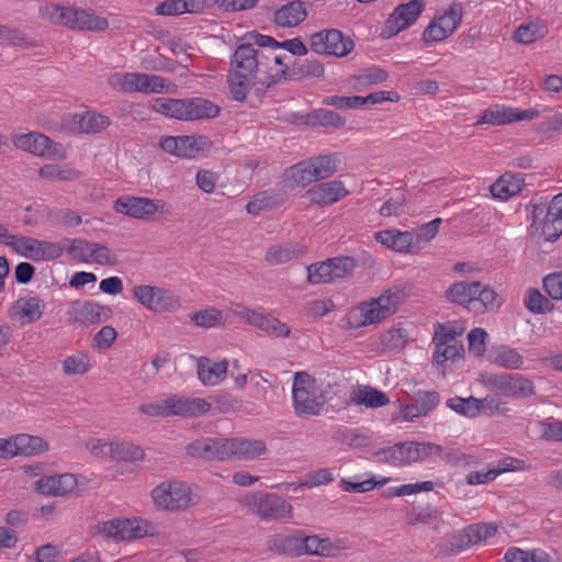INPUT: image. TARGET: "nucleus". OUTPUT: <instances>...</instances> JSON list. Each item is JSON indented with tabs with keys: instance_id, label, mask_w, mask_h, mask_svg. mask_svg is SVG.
Instances as JSON below:
<instances>
[{
	"instance_id": "nucleus-1",
	"label": "nucleus",
	"mask_w": 562,
	"mask_h": 562,
	"mask_svg": "<svg viewBox=\"0 0 562 562\" xmlns=\"http://www.w3.org/2000/svg\"><path fill=\"white\" fill-rule=\"evenodd\" d=\"M402 301V291L389 289L380 296L363 301L349 308L341 318V327L351 330L379 324L395 314Z\"/></svg>"
},
{
	"instance_id": "nucleus-2",
	"label": "nucleus",
	"mask_w": 562,
	"mask_h": 562,
	"mask_svg": "<svg viewBox=\"0 0 562 562\" xmlns=\"http://www.w3.org/2000/svg\"><path fill=\"white\" fill-rule=\"evenodd\" d=\"M263 55L250 44L237 46L231 60L228 74V86L233 98L236 101H244L255 85L257 75L263 72Z\"/></svg>"
},
{
	"instance_id": "nucleus-3",
	"label": "nucleus",
	"mask_w": 562,
	"mask_h": 562,
	"mask_svg": "<svg viewBox=\"0 0 562 562\" xmlns=\"http://www.w3.org/2000/svg\"><path fill=\"white\" fill-rule=\"evenodd\" d=\"M340 160L336 155H321L302 160L283 172L282 182L285 188H304L313 181L324 180L333 176Z\"/></svg>"
},
{
	"instance_id": "nucleus-4",
	"label": "nucleus",
	"mask_w": 562,
	"mask_h": 562,
	"mask_svg": "<svg viewBox=\"0 0 562 562\" xmlns=\"http://www.w3.org/2000/svg\"><path fill=\"white\" fill-rule=\"evenodd\" d=\"M447 299L473 313H484L498 308L502 299L496 292L481 282H456L446 292Z\"/></svg>"
},
{
	"instance_id": "nucleus-5",
	"label": "nucleus",
	"mask_w": 562,
	"mask_h": 562,
	"mask_svg": "<svg viewBox=\"0 0 562 562\" xmlns=\"http://www.w3.org/2000/svg\"><path fill=\"white\" fill-rule=\"evenodd\" d=\"M151 109L166 117L180 121L211 119L220 113L217 105L203 98H156L151 102Z\"/></svg>"
},
{
	"instance_id": "nucleus-6",
	"label": "nucleus",
	"mask_w": 562,
	"mask_h": 562,
	"mask_svg": "<svg viewBox=\"0 0 562 562\" xmlns=\"http://www.w3.org/2000/svg\"><path fill=\"white\" fill-rule=\"evenodd\" d=\"M43 18L57 25L78 31L101 32L108 29L109 22L104 16L92 11L47 3L41 8Z\"/></svg>"
},
{
	"instance_id": "nucleus-7",
	"label": "nucleus",
	"mask_w": 562,
	"mask_h": 562,
	"mask_svg": "<svg viewBox=\"0 0 562 562\" xmlns=\"http://www.w3.org/2000/svg\"><path fill=\"white\" fill-rule=\"evenodd\" d=\"M292 401L295 414L302 417L318 415L327 398L323 384L302 371L293 376Z\"/></svg>"
},
{
	"instance_id": "nucleus-8",
	"label": "nucleus",
	"mask_w": 562,
	"mask_h": 562,
	"mask_svg": "<svg viewBox=\"0 0 562 562\" xmlns=\"http://www.w3.org/2000/svg\"><path fill=\"white\" fill-rule=\"evenodd\" d=\"M150 497L154 505L161 510L178 512L196 505L200 496L190 484L183 481H164L156 485Z\"/></svg>"
},
{
	"instance_id": "nucleus-9",
	"label": "nucleus",
	"mask_w": 562,
	"mask_h": 562,
	"mask_svg": "<svg viewBox=\"0 0 562 562\" xmlns=\"http://www.w3.org/2000/svg\"><path fill=\"white\" fill-rule=\"evenodd\" d=\"M98 533L115 541H134L153 536L154 527L143 517H116L99 524Z\"/></svg>"
},
{
	"instance_id": "nucleus-10",
	"label": "nucleus",
	"mask_w": 562,
	"mask_h": 562,
	"mask_svg": "<svg viewBox=\"0 0 562 562\" xmlns=\"http://www.w3.org/2000/svg\"><path fill=\"white\" fill-rule=\"evenodd\" d=\"M115 212L146 223L159 221L169 214L167 203L161 199L124 195L114 201Z\"/></svg>"
},
{
	"instance_id": "nucleus-11",
	"label": "nucleus",
	"mask_w": 562,
	"mask_h": 562,
	"mask_svg": "<svg viewBox=\"0 0 562 562\" xmlns=\"http://www.w3.org/2000/svg\"><path fill=\"white\" fill-rule=\"evenodd\" d=\"M442 447L430 442H400L382 450V459L395 467L424 461L431 456H440Z\"/></svg>"
},
{
	"instance_id": "nucleus-12",
	"label": "nucleus",
	"mask_w": 562,
	"mask_h": 562,
	"mask_svg": "<svg viewBox=\"0 0 562 562\" xmlns=\"http://www.w3.org/2000/svg\"><path fill=\"white\" fill-rule=\"evenodd\" d=\"M132 294L143 307L154 313L173 312L181 306L180 297L165 288L136 284L132 288Z\"/></svg>"
},
{
	"instance_id": "nucleus-13",
	"label": "nucleus",
	"mask_w": 562,
	"mask_h": 562,
	"mask_svg": "<svg viewBox=\"0 0 562 562\" xmlns=\"http://www.w3.org/2000/svg\"><path fill=\"white\" fill-rule=\"evenodd\" d=\"M245 502L262 520H288L293 516L292 505L274 493H250Z\"/></svg>"
},
{
	"instance_id": "nucleus-14",
	"label": "nucleus",
	"mask_w": 562,
	"mask_h": 562,
	"mask_svg": "<svg viewBox=\"0 0 562 562\" xmlns=\"http://www.w3.org/2000/svg\"><path fill=\"white\" fill-rule=\"evenodd\" d=\"M462 20V7L452 3L447 9L438 11L423 33L425 43L441 42L451 36Z\"/></svg>"
},
{
	"instance_id": "nucleus-15",
	"label": "nucleus",
	"mask_w": 562,
	"mask_h": 562,
	"mask_svg": "<svg viewBox=\"0 0 562 562\" xmlns=\"http://www.w3.org/2000/svg\"><path fill=\"white\" fill-rule=\"evenodd\" d=\"M11 140L16 148L35 156L53 160L66 158V149L42 133L16 134L12 136Z\"/></svg>"
},
{
	"instance_id": "nucleus-16",
	"label": "nucleus",
	"mask_w": 562,
	"mask_h": 562,
	"mask_svg": "<svg viewBox=\"0 0 562 562\" xmlns=\"http://www.w3.org/2000/svg\"><path fill=\"white\" fill-rule=\"evenodd\" d=\"M311 49L321 55L345 57L349 55L355 45L349 37H345L338 30H323L310 36Z\"/></svg>"
},
{
	"instance_id": "nucleus-17",
	"label": "nucleus",
	"mask_w": 562,
	"mask_h": 562,
	"mask_svg": "<svg viewBox=\"0 0 562 562\" xmlns=\"http://www.w3.org/2000/svg\"><path fill=\"white\" fill-rule=\"evenodd\" d=\"M425 10L424 0H409L398 4L389 15L382 30L384 38H391L415 24Z\"/></svg>"
},
{
	"instance_id": "nucleus-18",
	"label": "nucleus",
	"mask_w": 562,
	"mask_h": 562,
	"mask_svg": "<svg viewBox=\"0 0 562 562\" xmlns=\"http://www.w3.org/2000/svg\"><path fill=\"white\" fill-rule=\"evenodd\" d=\"M12 249L21 257L33 261L55 260L63 254V247L58 243L19 235Z\"/></svg>"
},
{
	"instance_id": "nucleus-19",
	"label": "nucleus",
	"mask_w": 562,
	"mask_h": 562,
	"mask_svg": "<svg viewBox=\"0 0 562 562\" xmlns=\"http://www.w3.org/2000/svg\"><path fill=\"white\" fill-rule=\"evenodd\" d=\"M540 111L530 109H519L505 104H495L484 110L477 117L475 125H504L519 121H531L538 117Z\"/></svg>"
},
{
	"instance_id": "nucleus-20",
	"label": "nucleus",
	"mask_w": 562,
	"mask_h": 562,
	"mask_svg": "<svg viewBox=\"0 0 562 562\" xmlns=\"http://www.w3.org/2000/svg\"><path fill=\"white\" fill-rule=\"evenodd\" d=\"M232 311L237 315V317L244 319L248 325L265 331L269 336L285 338L291 333L290 327L285 323L271 314H263L259 311L249 310L240 304H236Z\"/></svg>"
},
{
	"instance_id": "nucleus-21",
	"label": "nucleus",
	"mask_w": 562,
	"mask_h": 562,
	"mask_svg": "<svg viewBox=\"0 0 562 562\" xmlns=\"http://www.w3.org/2000/svg\"><path fill=\"white\" fill-rule=\"evenodd\" d=\"M159 147L167 154L193 159L210 147V142L205 136H166Z\"/></svg>"
},
{
	"instance_id": "nucleus-22",
	"label": "nucleus",
	"mask_w": 562,
	"mask_h": 562,
	"mask_svg": "<svg viewBox=\"0 0 562 562\" xmlns=\"http://www.w3.org/2000/svg\"><path fill=\"white\" fill-rule=\"evenodd\" d=\"M69 251L86 263L114 266L117 262L114 251L99 243L78 239L71 244Z\"/></svg>"
},
{
	"instance_id": "nucleus-23",
	"label": "nucleus",
	"mask_w": 562,
	"mask_h": 562,
	"mask_svg": "<svg viewBox=\"0 0 562 562\" xmlns=\"http://www.w3.org/2000/svg\"><path fill=\"white\" fill-rule=\"evenodd\" d=\"M347 549H349V544L341 538L306 536L302 532V555L334 558Z\"/></svg>"
},
{
	"instance_id": "nucleus-24",
	"label": "nucleus",
	"mask_w": 562,
	"mask_h": 562,
	"mask_svg": "<svg viewBox=\"0 0 562 562\" xmlns=\"http://www.w3.org/2000/svg\"><path fill=\"white\" fill-rule=\"evenodd\" d=\"M532 226L541 231L546 240H554L562 234V193L557 194L547 207L543 218L536 211Z\"/></svg>"
},
{
	"instance_id": "nucleus-25",
	"label": "nucleus",
	"mask_w": 562,
	"mask_h": 562,
	"mask_svg": "<svg viewBox=\"0 0 562 562\" xmlns=\"http://www.w3.org/2000/svg\"><path fill=\"white\" fill-rule=\"evenodd\" d=\"M34 488L44 496L65 497L77 491L78 480L72 473L46 475L34 483Z\"/></svg>"
},
{
	"instance_id": "nucleus-26",
	"label": "nucleus",
	"mask_w": 562,
	"mask_h": 562,
	"mask_svg": "<svg viewBox=\"0 0 562 562\" xmlns=\"http://www.w3.org/2000/svg\"><path fill=\"white\" fill-rule=\"evenodd\" d=\"M439 404V395L434 391H419L413 403L398 404V413L393 417L395 422H414L426 416Z\"/></svg>"
},
{
	"instance_id": "nucleus-27",
	"label": "nucleus",
	"mask_w": 562,
	"mask_h": 562,
	"mask_svg": "<svg viewBox=\"0 0 562 562\" xmlns=\"http://www.w3.org/2000/svg\"><path fill=\"white\" fill-rule=\"evenodd\" d=\"M166 398L168 417H199L211 409V404L206 400L200 397L170 394L166 396Z\"/></svg>"
},
{
	"instance_id": "nucleus-28",
	"label": "nucleus",
	"mask_w": 562,
	"mask_h": 562,
	"mask_svg": "<svg viewBox=\"0 0 562 562\" xmlns=\"http://www.w3.org/2000/svg\"><path fill=\"white\" fill-rule=\"evenodd\" d=\"M110 125L106 115L94 111H85L64 117L63 127L72 133L95 134Z\"/></svg>"
},
{
	"instance_id": "nucleus-29",
	"label": "nucleus",
	"mask_w": 562,
	"mask_h": 562,
	"mask_svg": "<svg viewBox=\"0 0 562 562\" xmlns=\"http://www.w3.org/2000/svg\"><path fill=\"white\" fill-rule=\"evenodd\" d=\"M70 318L82 326H89L111 316V308L94 301H75L69 307Z\"/></svg>"
},
{
	"instance_id": "nucleus-30",
	"label": "nucleus",
	"mask_w": 562,
	"mask_h": 562,
	"mask_svg": "<svg viewBox=\"0 0 562 562\" xmlns=\"http://www.w3.org/2000/svg\"><path fill=\"white\" fill-rule=\"evenodd\" d=\"M186 451L190 457L205 460H229L228 439L200 438L189 443Z\"/></svg>"
},
{
	"instance_id": "nucleus-31",
	"label": "nucleus",
	"mask_w": 562,
	"mask_h": 562,
	"mask_svg": "<svg viewBox=\"0 0 562 562\" xmlns=\"http://www.w3.org/2000/svg\"><path fill=\"white\" fill-rule=\"evenodd\" d=\"M349 194V190L340 180L323 182L310 188L306 195L311 203L318 206L331 205Z\"/></svg>"
},
{
	"instance_id": "nucleus-32",
	"label": "nucleus",
	"mask_w": 562,
	"mask_h": 562,
	"mask_svg": "<svg viewBox=\"0 0 562 562\" xmlns=\"http://www.w3.org/2000/svg\"><path fill=\"white\" fill-rule=\"evenodd\" d=\"M45 310V304L36 296L18 299L9 308L8 316L12 321L26 325L38 321Z\"/></svg>"
},
{
	"instance_id": "nucleus-33",
	"label": "nucleus",
	"mask_w": 562,
	"mask_h": 562,
	"mask_svg": "<svg viewBox=\"0 0 562 562\" xmlns=\"http://www.w3.org/2000/svg\"><path fill=\"white\" fill-rule=\"evenodd\" d=\"M8 438L10 445V458L15 456H37L46 452L49 448L48 442L40 436L18 434Z\"/></svg>"
},
{
	"instance_id": "nucleus-34",
	"label": "nucleus",
	"mask_w": 562,
	"mask_h": 562,
	"mask_svg": "<svg viewBox=\"0 0 562 562\" xmlns=\"http://www.w3.org/2000/svg\"><path fill=\"white\" fill-rule=\"evenodd\" d=\"M307 18L306 4L294 0L282 4L273 12L272 22L281 29H293L303 23Z\"/></svg>"
},
{
	"instance_id": "nucleus-35",
	"label": "nucleus",
	"mask_w": 562,
	"mask_h": 562,
	"mask_svg": "<svg viewBox=\"0 0 562 562\" xmlns=\"http://www.w3.org/2000/svg\"><path fill=\"white\" fill-rule=\"evenodd\" d=\"M374 240L394 252L412 255V231L396 228L378 231L374 233Z\"/></svg>"
},
{
	"instance_id": "nucleus-36",
	"label": "nucleus",
	"mask_w": 562,
	"mask_h": 562,
	"mask_svg": "<svg viewBox=\"0 0 562 562\" xmlns=\"http://www.w3.org/2000/svg\"><path fill=\"white\" fill-rule=\"evenodd\" d=\"M494 403L493 397L476 398L469 396L463 398L456 396L447 401V406L461 416L473 418L486 409L495 408L497 411L498 405H494Z\"/></svg>"
},
{
	"instance_id": "nucleus-37",
	"label": "nucleus",
	"mask_w": 562,
	"mask_h": 562,
	"mask_svg": "<svg viewBox=\"0 0 562 562\" xmlns=\"http://www.w3.org/2000/svg\"><path fill=\"white\" fill-rule=\"evenodd\" d=\"M349 401L357 406L379 408L390 403L389 396L381 390L368 384H357L350 390Z\"/></svg>"
},
{
	"instance_id": "nucleus-38",
	"label": "nucleus",
	"mask_w": 562,
	"mask_h": 562,
	"mask_svg": "<svg viewBox=\"0 0 562 562\" xmlns=\"http://www.w3.org/2000/svg\"><path fill=\"white\" fill-rule=\"evenodd\" d=\"M267 452V445L259 439L228 438V454L231 459L254 460Z\"/></svg>"
},
{
	"instance_id": "nucleus-39",
	"label": "nucleus",
	"mask_w": 562,
	"mask_h": 562,
	"mask_svg": "<svg viewBox=\"0 0 562 562\" xmlns=\"http://www.w3.org/2000/svg\"><path fill=\"white\" fill-rule=\"evenodd\" d=\"M464 347L462 344H453L450 346L434 345L431 357L432 367L442 375H446L448 369L463 360Z\"/></svg>"
},
{
	"instance_id": "nucleus-40",
	"label": "nucleus",
	"mask_w": 562,
	"mask_h": 562,
	"mask_svg": "<svg viewBox=\"0 0 562 562\" xmlns=\"http://www.w3.org/2000/svg\"><path fill=\"white\" fill-rule=\"evenodd\" d=\"M268 549L281 555L302 557V531L274 535L268 541Z\"/></svg>"
},
{
	"instance_id": "nucleus-41",
	"label": "nucleus",
	"mask_w": 562,
	"mask_h": 562,
	"mask_svg": "<svg viewBox=\"0 0 562 562\" xmlns=\"http://www.w3.org/2000/svg\"><path fill=\"white\" fill-rule=\"evenodd\" d=\"M487 359L491 363L507 370H521L524 369L525 359L522 355L515 348L508 345L494 346Z\"/></svg>"
},
{
	"instance_id": "nucleus-42",
	"label": "nucleus",
	"mask_w": 562,
	"mask_h": 562,
	"mask_svg": "<svg viewBox=\"0 0 562 562\" xmlns=\"http://www.w3.org/2000/svg\"><path fill=\"white\" fill-rule=\"evenodd\" d=\"M236 304L231 305L228 308L221 311L215 307H207L191 315V321L198 326L210 328L216 327L225 324H232L233 317L237 316L232 308L235 307Z\"/></svg>"
},
{
	"instance_id": "nucleus-43",
	"label": "nucleus",
	"mask_w": 562,
	"mask_h": 562,
	"mask_svg": "<svg viewBox=\"0 0 562 562\" xmlns=\"http://www.w3.org/2000/svg\"><path fill=\"white\" fill-rule=\"evenodd\" d=\"M393 481L390 476H375L367 473L362 476H353L352 479H341L339 486L342 491L348 493H366L373 491L376 487L383 486Z\"/></svg>"
},
{
	"instance_id": "nucleus-44",
	"label": "nucleus",
	"mask_w": 562,
	"mask_h": 562,
	"mask_svg": "<svg viewBox=\"0 0 562 562\" xmlns=\"http://www.w3.org/2000/svg\"><path fill=\"white\" fill-rule=\"evenodd\" d=\"M228 363L226 360L212 361L209 358H201L198 362V376L204 385H217L227 374Z\"/></svg>"
},
{
	"instance_id": "nucleus-45",
	"label": "nucleus",
	"mask_w": 562,
	"mask_h": 562,
	"mask_svg": "<svg viewBox=\"0 0 562 562\" xmlns=\"http://www.w3.org/2000/svg\"><path fill=\"white\" fill-rule=\"evenodd\" d=\"M467 326L462 321H452L446 323H437L434 325L432 345L450 346L453 344H462L458 337L462 336Z\"/></svg>"
},
{
	"instance_id": "nucleus-46",
	"label": "nucleus",
	"mask_w": 562,
	"mask_h": 562,
	"mask_svg": "<svg viewBox=\"0 0 562 562\" xmlns=\"http://www.w3.org/2000/svg\"><path fill=\"white\" fill-rule=\"evenodd\" d=\"M535 393L532 381L520 374H504L501 395L513 398H526Z\"/></svg>"
},
{
	"instance_id": "nucleus-47",
	"label": "nucleus",
	"mask_w": 562,
	"mask_h": 562,
	"mask_svg": "<svg viewBox=\"0 0 562 562\" xmlns=\"http://www.w3.org/2000/svg\"><path fill=\"white\" fill-rule=\"evenodd\" d=\"M524 187V179L517 175L504 173L490 188L494 199L507 201L518 194Z\"/></svg>"
},
{
	"instance_id": "nucleus-48",
	"label": "nucleus",
	"mask_w": 562,
	"mask_h": 562,
	"mask_svg": "<svg viewBox=\"0 0 562 562\" xmlns=\"http://www.w3.org/2000/svg\"><path fill=\"white\" fill-rule=\"evenodd\" d=\"M144 458L145 450L140 446L125 440H112V460L135 463Z\"/></svg>"
},
{
	"instance_id": "nucleus-49",
	"label": "nucleus",
	"mask_w": 562,
	"mask_h": 562,
	"mask_svg": "<svg viewBox=\"0 0 562 562\" xmlns=\"http://www.w3.org/2000/svg\"><path fill=\"white\" fill-rule=\"evenodd\" d=\"M143 75L142 72H115L109 76L108 83L110 87L122 92H143Z\"/></svg>"
},
{
	"instance_id": "nucleus-50",
	"label": "nucleus",
	"mask_w": 562,
	"mask_h": 562,
	"mask_svg": "<svg viewBox=\"0 0 562 562\" xmlns=\"http://www.w3.org/2000/svg\"><path fill=\"white\" fill-rule=\"evenodd\" d=\"M497 531L496 526L490 522L473 524L459 535L462 546H473L488 538H492Z\"/></svg>"
},
{
	"instance_id": "nucleus-51",
	"label": "nucleus",
	"mask_w": 562,
	"mask_h": 562,
	"mask_svg": "<svg viewBox=\"0 0 562 562\" xmlns=\"http://www.w3.org/2000/svg\"><path fill=\"white\" fill-rule=\"evenodd\" d=\"M304 249L299 244L273 245L266 252V260L271 265H282L303 254Z\"/></svg>"
},
{
	"instance_id": "nucleus-52",
	"label": "nucleus",
	"mask_w": 562,
	"mask_h": 562,
	"mask_svg": "<svg viewBox=\"0 0 562 562\" xmlns=\"http://www.w3.org/2000/svg\"><path fill=\"white\" fill-rule=\"evenodd\" d=\"M441 218H435L412 232V255H417L424 249L438 234Z\"/></svg>"
},
{
	"instance_id": "nucleus-53",
	"label": "nucleus",
	"mask_w": 562,
	"mask_h": 562,
	"mask_svg": "<svg viewBox=\"0 0 562 562\" xmlns=\"http://www.w3.org/2000/svg\"><path fill=\"white\" fill-rule=\"evenodd\" d=\"M387 79V72L376 66L360 70L351 79V85L356 90H364L371 86L379 85Z\"/></svg>"
},
{
	"instance_id": "nucleus-54",
	"label": "nucleus",
	"mask_w": 562,
	"mask_h": 562,
	"mask_svg": "<svg viewBox=\"0 0 562 562\" xmlns=\"http://www.w3.org/2000/svg\"><path fill=\"white\" fill-rule=\"evenodd\" d=\"M548 33L547 25L543 21H532L518 26L514 34V40L520 44H531Z\"/></svg>"
},
{
	"instance_id": "nucleus-55",
	"label": "nucleus",
	"mask_w": 562,
	"mask_h": 562,
	"mask_svg": "<svg viewBox=\"0 0 562 562\" xmlns=\"http://www.w3.org/2000/svg\"><path fill=\"white\" fill-rule=\"evenodd\" d=\"M91 368L90 357L85 352H75L65 357L61 361V370L65 375H80Z\"/></svg>"
},
{
	"instance_id": "nucleus-56",
	"label": "nucleus",
	"mask_w": 562,
	"mask_h": 562,
	"mask_svg": "<svg viewBox=\"0 0 562 562\" xmlns=\"http://www.w3.org/2000/svg\"><path fill=\"white\" fill-rule=\"evenodd\" d=\"M506 562H553L551 557L541 549L522 550L509 548L505 553Z\"/></svg>"
},
{
	"instance_id": "nucleus-57",
	"label": "nucleus",
	"mask_w": 562,
	"mask_h": 562,
	"mask_svg": "<svg viewBox=\"0 0 562 562\" xmlns=\"http://www.w3.org/2000/svg\"><path fill=\"white\" fill-rule=\"evenodd\" d=\"M407 335L402 328H390L383 331L378 339L375 349L380 352L386 350L403 348L406 344Z\"/></svg>"
},
{
	"instance_id": "nucleus-58",
	"label": "nucleus",
	"mask_w": 562,
	"mask_h": 562,
	"mask_svg": "<svg viewBox=\"0 0 562 562\" xmlns=\"http://www.w3.org/2000/svg\"><path fill=\"white\" fill-rule=\"evenodd\" d=\"M38 173L48 181H74L79 178V172L68 165H45Z\"/></svg>"
},
{
	"instance_id": "nucleus-59",
	"label": "nucleus",
	"mask_w": 562,
	"mask_h": 562,
	"mask_svg": "<svg viewBox=\"0 0 562 562\" xmlns=\"http://www.w3.org/2000/svg\"><path fill=\"white\" fill-rule=\"evenodd\" d=\"M142 93H175L177 86L170 80L157 75H143Z\"/></svg>"
},
{
	"instance_id": "nucleus-60",
	"label": "nucleus",
	"mask_w": 562,
	"mask_h": 562,
	"mask_svg": "<svg viewBox=\"0 0 562 562\" xmlns=\"http://www.w3.org/2000/svg\"><path fill=\"white\" fill-rule=\"evenodd\" d=\"M331 281L350 276L357 267L356 260L349 256L329 258Z\"/></svg>"
},
{
	"instance_id": "nucleus-61",
	"label": "nucleus",
	"mask_w": 562,
	"mask_h": 562,
	"mask_svg": "<svg viewBox=\"0 0 562 562\" xmlns=\"http://www.w3.org/2000/svg\"><path fill=\"white\" fill-rule=\"evenodd\" d=\"M525 307L533 314H544L551 308V304L539 290L530 288L524 295Z\"/></svg>"
},
{
	"instance_id": "nucleus-62",
	"label": "nucleus",
	"mask_w": 562,
	"mask_h": 562,
	"mask_svg": "<svg viewBox=\"0 0 562 562\" xmlns=\"http://www.w3.org/2000/svg\"><path fill=\"white\" fill-rule=\"evenodd\" d=\"M487 338V331L481 327L470 330L468 334L469 352L474 357H482L486 351Z\"/></svg>"
},
{
	"instance_id": "nucleus-63",
	"label": "nucleus",
	"mask_w": 562,
	"mask_h": 562,
	"mask_svg": "<svg viewBox=\"0 0 562 562\" xmlns=\"http://www.w3.org/2000/svg\"><path fill=\"white\" fill-rule=\"evenodd\" d=\"M307 281L311 284L329 283L331 281L329 260L316 262L307 267Z\"/></svg>"
},
{
	"instance_id": "nucleus-64",
	"label": "nucleus",
	"mask_w": 562,
	"mask_h": 562,
	"mask_svg": "<svg viewBox=\"0 0 562 562\" xmlns=\"http://www.w3.org/2000/svg\"><path fill=\"white\" fill-rule=\"evenodd\" d=\"M334 480L333 473L328 469H318L310 472L305 477L299 482V486H305L307 488H314L321 485H327Z\"/></svg>"
}]
</instances>
